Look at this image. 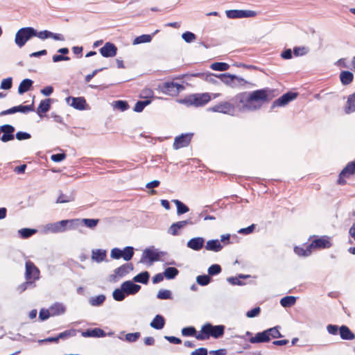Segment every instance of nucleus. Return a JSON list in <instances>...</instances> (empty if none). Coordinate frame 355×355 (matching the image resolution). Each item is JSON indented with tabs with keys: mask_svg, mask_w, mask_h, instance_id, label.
I'll use <instances>...</instances> for the list:
<instances>
[{
	"mask_svg": "<svg viewBox=\"0 0 355 355\" xmlns=\"http://www.w3.org/2000/svg\"><path fill=\"white\" fill-rule=\"evenodd\" d=\"M184 89V87L182 85L174 82L164 83L162 87V92L170 96H176Z\"/></svg>",
	"mask_w": 355,
	"mask_h": 355,
	"instance_id": "nucleus-13",
	"label": "nucleus"
},
{
	"mask_svg": "<svg viewBox=\"0 0 355 355\" xmlns=\"http://www.w3.org/2000/svg\"><path fill=\"white\" fill-rule=\"evenodd\" d=\"M80 225V219L62 220L46 225V229L52 233L64 232L67 229H75Z\"/></svg>",
	"mask_w": 355,
	"mask_h": 355,
	"instance_id": "nucleus-6",
	"label": "nucleus"
},
{
	"mask_svg": "<svg viewBox=\"0 0 355 355\" xmlns=\"http://www.w3.org/2000/svg\"><path fill=\"white\" fill-rule=\"evenodd\" d=\"M275 91L270 88H263L253 91L249 94V99L253 105L259 106V110L265 102L270 101L274 96L272 93Z\"/></svg>",
	"mask_w": 355,
	"mask_h": 355,
	"instance_id": "nucleus-3",
	"label": "nucleus"
},
{
	"mask_svg": "<svg viewBox=\"0 0 355 355\" xmlns=\"http://www.w3.org/2000/svg\"><path fill=\"white\" fill-rule=\"evenodd\" d=\"M50 316H51V314L49 311V309H42L39 313V318L42 321L47 320Z\"/></svg>",
	"mask_w": 355,
	"mask_h": 355,
	"instance_id": "nucleus-62",
	"label": "nucleus"
},
{
	"mask_svg": "<svg viewBox=\"0 0 355 355\" xmlns=\"http://www.w3.org/2000/svg\"><path fill=\"white\" fill-rule=\"evenodd\" d=\"M331 245L330 241L328 239L324 237H321L319 239H316L312 241V243L309 245L311 249V248H329Z\"/></svg>",
	"mask_w": 355,
	"mask_h": 355,
	"instance_id": "nucleus-24",
	"label": "nucleus"
},
{
	"mask_svg": "<svg viewBox=\"0 0 355 355\" xmlns=\"http://www.w3.org/2000/svg\"><path fill=\"white\" fill-rule=\"evenodd\" d=\"M35 29L33 27H24L20 28L15 35V44L21 48L26 43L35 37Z\"/></svg>",
	"mask_w": 355,
	"mask_h": 355,
	"instance_id": "nucleus-7",
	"label": "nucleus"
},
{
	"mask_svg": "<svg viewBox=\"0 0 355 355\" xmlns=\"http://www.w3.org/2000/svg\"><path fill=\"white\" fill-rule=\"evenodd\" d=\"M114 106L115 108L122 112L127 110L129 107L128 102L121 100L114 101Z\"/></svg>",
	"mask_w": 355,
	"mask_h": 355,
	"instance_id": "nucleus-54",
	"label": "nucleus"
},
{
	"mask_svg": "<svg viewBox=\"0 0 355 355\" xmlns=\"http://www.w3.org/2000/svg\"><path fill=\"white\" fill-rule=\"evenodd\" d=\"M53 101L51 98H46L40 101L37 108V114L42 117V114L46 113L51 109V103Z\"/></svg>",
	"mask_w": 355,
	"mask_h": 355,
	"instance_id": "nucleus-25",
	"label": "nucleus"
},
{
	"mask_svg": "<svg viewBox=\"0 0 355 355\" xmlns=\"http://www.w3.org/2000/svg\"><path fill=\"white\" fill-rule=\"evenodd\" d=\"M49 311L51 316H57L64 313L66 308L62 303L56 302L49 307Z\"/></svg>",
	"mask_w": 355,
	"mask_h": 355,
	"instance_id": "nucleus-28",
	"label": "nucleus"
},
{
	"mask_svg": "<svg viewBox=\"0 0 355 355\" xmlns=\"http://www.w3.org/2000/svg\"><path fill=\"white\" fill-rule=\"evenodd\" d=\"M30 286H32L33 287H34L35 285L33 281L26 280L25 282L21 284L17 287V291L19 293H22V292L25 291L28 288V287Z\"/></svg>",
	"mask_w": 355,
	"mask_h": 355,
	"instance_id": "nucleus-60",
	"label": "nucleus"
},
{
	"mask_svg": "<svg viewBox=\"0 0 355 355\" xmlns=\"http://www.w3.org/2000/svg\"><path fill=\"white\" fill-rule=\"evenodd\" d=\"M66 103L78 110H84L87 106V102L84 97L69 96L66 98Z\"/></svg>",
	"mask_w": 355,
	"mask_h": 355,
	"instance_id": "nucleus-18",
	"label": "nucleus"
},
{
	"mask_svg": "<svg viewBox=\"0 0 355 355\" xmlns=\"http://www.w3.org/2000/svg\"><path fill=\"white\" fill-rule=\"evenodd\" d=\"M211 279L209 275H198L196 277V282L197 283L202 286L208 285Z\"/></svg>",
	"mask_w": 355,
	"mask_h": 355,
	"instance_id": "nucleus-51",
	"label": "nucleus"
},
{
	"mask_svg": "<svg viewBox=\"0 0 355 355\" xmlns=\"http://www.w3.org/2000/svg\"><path fill=\"white\" fill-rule=\"evenodd\" d=\"M151 40H152V35L144 34V35L137 37L133 40L132 44L134 45H136V44H142V43L150 42Z\"/></svg>",
	"mask_w": 355,
	"mask_h": 355,
	"instance_id": "nucleus-46",
	"label": "nucleus"
},
{
	"mask_svg": "<svg viewBox=\"0 0 355 355\" xmlns=\"http://www.w3.org/2000/svg\"><path fill=\"white\" fill-rule=\"evenodd\" d=\"M187 225H193L191 219L173 223L168 229V233L173 236H178L180 234V230L184 229Z\"/></svg>",
	"mask_w": 355,
	"mask_h": 355,
	"instance_id": "nucleus-16",
	"label": "nucleus"
},
{
	"mask_svg": "<svg viewBox=\"0 0 355 355\" xmlns=\"http://www.w3.org/2000/svg\"><path fill=\"white\" fill-rule=\"evenodd\" d=\"M234 84L235 85L234 87H239L241 86H244L246 84L248 83L247 80L243 79V78H241L239 76H237L236 75H234Z\"/></svg>",
	"mask_w": 355,
	"mask_h": 355,
	"instance_id": "nucleus-61",
	"label": "nucleus"
},
{
	"mask_svg": "<svg viewBox=\"0 0 355 355\" xmlns=\"http://www.w3.org/2000/svg\"><path fill=\"white\" fill-rule=\"evenodd\" d=\"M225 327L223 324L213 325L209 322L202 326L200 331L196 335V338L199 340H205L213 337L216 339L221 338L224 335Z\"/></svg>",
	"mask_w": 355,
	"mask_h": 355,
	"instance_id": "nucleus-2",
	"label": "nucleus"
},
{
	"mask_svg": "<svg viewBox=\"0 0 355 355\" xmlns=\"http://www.w3.org/2000/svg\"><path fill=\"white\" fill-rule=\"evenodd\" d=\"M12 78L9 77V78L3 79L1 81L0 87L2 89L7 90V89H10L12 87Z\"/></svg>",
	"mask_w": 355,
	"mask_h": 355,
	"instance_id": "nucleus-58",
	"label": "nucleus"
},
{
	"mask_svg": "<svg viewBox=\"0 0 355 355\" xmlns=\"http://www.w3.org/2000/svg\"><path fill=\"white\" fill-rule=\"evenodd\" d=\"M33 84V81L29 78L24 79L19 84L18 87V93L23 94L29 91Z\"/></svg>",
	"mask_w": 355,
	"mask_h": 355,
	"instance_id": "nucleus-31",
	"label": "nucleus"
},
{
	"mask_svg": "<svg viewBox=\"0 0 355 355\" xmlns=\"http://www.w3.org/2000/svg\"><path fill=\"white\" fill-rule=\"evenodd\" d=\"M296 302V297L295 296H286L280 300V304L284 307H291Z\"/></svg>",
	"mask_w": 355,
	"mask_h": 355,
	"instance_id": "nucleus-37",
	"label": "nucleus"
},
{
	"mask_svg": "<svg viewBox=\"0 0 355 355\" xmlns=\"http://www.w3.org/2000/svg\"><path fill=\"white\" fill-rule=\"evenodd\" d=\"M75 200V193L71 192L69 196L60 193L56 200V203H66L72 202Z\"/></svg>",
	"mask_w": 355,
	"mask_h": 355,
	"instance_id": "nucleus-41",
	"label": "nucleus"
},
{
	"mask_svg": "<svg viewBox=\"0 0 355 355\" xmlns=\"http://www.w3.org/2000/svg\"><path fill=\"white\" fill-rule=\"evenodd\" d=\"M294 252L301 257H308L311 254V250L309 245L306 246V248L296 246L294 248Z\"/></svg>",
	"mask_w": 355,
	"mask_h": 355,
	"instance_id": "nucleus-44",
	"label": "nucleus"
},
{
	"mask_svg": "<svg viewBox=\"0 0 355 355\" xmlns=\"http://www.w3.org/2000/svg\"><path fill=\"white\" fill-rule=\"evenodd\" d=\"M149 272L148 271H144L135 276L132 280L137 283L147 284L149 282Z\"/></svg>",
	"mask_w": 355,
	"mask_h": 355,
	"instance_id": "nucleus-32",
	"label": "nucleus"
},
{
	"mask_svg": "<svg viewBox=\"0 0 355 355\" xmlns=\"http://www.w3.org/2000/svg\"><path fill=\"white\" fill-rule=\"evenodd\" d=\"M211 100L209 93L195 94L187 96L183 102L187 105L201 107L206 105Z\"/></svg>",
	"mask_w": 355,
	"mask_h": 355,
	"instance_id": "nucleus-8",
	"label": "nucleus"
},
{
	"mask_svg": "<svg viewBox=\"0 0 355 355\" xmlns=\"http://www.w3.org/2000/svg\"><path fill=\"white\" fill-rule=\"evenodd\" d=\"M99 220L95 218H83L80 220V225L84 224L87 227L93 229L98 223Z\"/></svg>",
	"mask_w": 355,
	"mask_h": 355,
	"instance_id": "nucleus-45",
	"label": "nucleus"
},
{
	"mask_svg": "<svg viewBox=\"0 0 355 355\" xmlns=\"http://www.w3.org/2000/svg\"><path fill=\"white\" fill-rule=\"evenodd\" d=\"M141 286L135 283L133 280L123 282L121 287L116 288L112 293V297L117 302L123 301L127 295H134L141 289Z\"/></svg>",
	"mask_w": 355,
	"mask_h": 355,
	"instance_id": "nucleus-1",
	"label": "nucleus"
},
{
	"mask_svg": "<svg viewBox=\"0 0 355 355\" xmlns=\"http://www.w3.org/2000/svg\"><path fill=\"white\" fill-rule=\"evenodd\" d=\"M12 109H14L13 113H16L17 112H21V113H28V112H32L34 110V105L33 103L28 105H20L18 106H14L12 107Z\"/></svg>",
	"mask_w": 355,
	"mask_h": 355,
	"instance_id": "nucleus-39",
	"label": "nucleus"
},
{
	"mask_svg": "<svg viewBox=\"0 0 355 355\" xmlns=\"http://www.w3.org/2000/svg\"><path fill=\"white\" fill-rule=\"evenodd\" d=\"M204 243L205 239L202 237H195L191 239L187 242V245L190 249H192L196 251H199L203 248Z\"/></svg>",
	"mask_w": 355,
	"mask_h": 355,
	"instance_id": "nucleus-23",
	"label": "nucleus"
},
{
	"mask_svg": "<svg viewBox=\"0 0 355 355\" xmlns=\"http://www.w3.org/2000/svg\"><path fill=\"white\" fill-rule=\"evenodd\" d=\"M81 335L83 337L88 338H103L106 336L105 331L100 328L88 329L86 331H82Z\"/></svg>",
	"mask_w": 355,
	"mask_h": 355,
	"instance_id": "nucleus-22",
	"label": "nucleus"
},
{
	"mask_svg": "<svg viewBox=\"0 0 355 355\" xmlns=\"http://www.w3.org/2000/svg\"><path fill=\"white\" fill-rule=\"evenodd\" d=\"M165 325V319L161 315H156L153 320L150 323V326L157 330H160L164 328Z\"/></svg>",
	"mask_w": 355,
	"mask_h": 355,
	"instance_id": "nucleus-29",
	"label": "nucleus"
},
{
	"mask_svg": "<svg viewBox=\"0 0 355 355\" xmlns=\"http://www.w3.org/2000/svg\"><path fill=\"white\" fill-rule=\"evenodd\" d=\"M247 276L243 275H240L239 277H230L227 279V281L232 285H242L243 282L239 279V278H245Z\"/></svg>",
	"mask_w": 355,
	"mask_h": 355,
	"instance_id": "nucleus-57",
	"label": "nucleus"
},
{
	"mask_svg": "<svg viewBox=\"0 0 355 355\" xmlns=\"http://www.w3.org/2000/svg\"><path fill=\"white\" fill-rule=\"evenodd\" d=\"M297 96V93L288 92L276 99L270 107V110H274L277 107H284Z\"/></svg>",
	"mask_w": 355,
	"mask_h": 355,
	"instance_id": "nucleus-11",
	"label": "nucleus"
},
{
	"mask_svg": "<svg viewBox=\"0 0 355 355\" xmlns=\"http://www.w3.org/2000/svg\"><path fill=\"white\" fill-rule=\"evenodd\" d=\"M106 255L107 252L105 250L96 249L92 251V259L97 263L103 261L106 258Z\"/></svg>",
	"mask_w": 355,
	"mask_h": 355,
	"instance_id": "nucleus-27",
	"label": "nucleus"
},
{
	"mask_svg": "<svg viewBox=\"0 0 355 355\" xmlns=\"http://www.w3.org/2000/svg\"><path fill=\"white\" fill-rule=\"evenodd\" d=\"M25 277L26 280L33 281V282L40 277L39 269L30 261L26 262Z\"/></svg>",
	"mask_w": 355,
	"mask_h": 355,
	"instance_id": "nucleus-14",
	"label": "nucleus"
},
{
	"mask_svg": "<svg viewBox=\"0 0 355 355\" xmlns=\"http://www.w3.org/2000/svg\"><path fill=\"white\" fill-rule=\"evenodd\" d=\"M210 68L214 71H224L230 68V65L226 62H214Z\"/></svg>",
	"mask_w": 355,
	"mask_h": 355,
	"instance_id": "nucleus-47",
	"label": "nucleus"
},
{
	"mask_svg": "<svg viewBox=\"0 0 355 355\" xmlns=\"http://www.w3.org/2000/svg\"><path fill=\"white\" fill-rule=\"evenodd\" d=\"M222 268L218 264H213L209 267L207 272L209 276L217 275L220 273Z\"/></svg>",
	"mask_w": 355,
	"mask_h": 355,
	"instance_id": "nucleus-53",
	"label": "nucleus"
},
{
	"mask_svg": "<svg viewBox=\"0 0 355 355\" xmlns=\"http://www.w3.org/2000/svg\"><path fill=\"white\" fill-rule=\"evenodd\" d=\"M151 101L146 99L144 101H138L135 105L133 110L136 112H141L144 110L146 106L150 104Z\"/></svg>",
	"mask_w": 355,
	"mask_h": 355,
	"instance_id": "nucleus-48",
	"label": "nucleus"
},
{
	"mask_svg": "<svg viewBox=\"0 0 355 355\" xmlns=\"http://www.w3.org/2000/svg\"><path fill=\"white\" fill-rule=\"evenodd\" d=\"M182 334L184 336H195L196 334V330L193 327H187L182 329Z\"/></svg>",
	"mask_w": 355,
	"mask_h": 355,
	"instance_id": "nucleus-55",
	"label": "nucleus"
},
{
	"mask_svg": "<svg viewBox=\"0 0 355 355\" xmlns=\"http://www.w3.org/2000/svg\"><path fill=\"white\" fill-rule=\"evenodd\" d=\"M100 53L105 58L114 57L117 53V47L112 42H106L103 47L99 49Z\"/></svg>",
	"mask_w": 355,
	"mask_h": 355,
	"instance_id": "nucleus-20",
	"label": "nucleus"
},
{
	"mask_svg": "<svg viewBox=\"0 0 355 355\" xmlns=\"http://www.w3.org/2000/svg\"><path fill=\"white\" fill-rule=\"evenodd\" d=\"M235 108L236 107L241 112H253L259 110V106L253 105L249 99V94L248 92H241L238 94L234 98Z\"/></svg>",
	"mask_w": 355,
	"mask_h": 355,
	"instance_id": "nucleus-5",
	"label": "nucleus"
},
{
	"mask_svg": "<svg viewBox=\"0 0 355 355\" xmlns=\"http://www.w3.org/2000/svg\"><path fill=\"white\" fill-rule=\"evenodd\" d=\"M1 133L2 132L3 135L1 137L0 139L1 141L6 143L8 141H12L15 139V127L10 124H4L1 125Z\"/></svg>",
	"mask_w": 355,
	"mask_h": 355,
	"instance_id": "nucleus-15",
	"label": "nucleus"
},
{
	"mask_svg": "<svg viewBox=\"0 0 355 355\" xmlns=\"http://www.w3.org/2000/svg\"><path fill=\"white\" fill-rule=\"evenodd\" d=\"M105 300L104 295H99L97 296L92 297L89 300V303L93 306H101Z\"/></svg>",
	"mask_w": 355,
	"mask_h": 355,
	"instance_id": "nucleus-40",
	"label": "nucleus"
},
{
	"mask_svg": "<svg viewBox=\"0 0 355 355\" xmlns=\"http://www.w3.org/2000/svg\"><path fill=\"white\" fill-rule=\"evenodd\" d=\"M225 14L229 19L249 18L257 15L255 11L250 10H228Z\"/></svg>",
	"mask_w": 355,
	"mask_h": 355,
	"instance_id": "nucleus-10",
	"label": "nucleus"
},
{
	"mask_svg": "<svg viewBox=\"0 0 355 355\" xmlns=\"http://www.w3.org/2000/svg\"><path fill=\"white\" fill-rule=\"evenodd\" d=\"M140 336L141 334L139 332L128 333L125 335L124 340L128 343H135L140 338ZM119 338L123 340L121 337H119Z\"/></svg>",
	"mask_w": 355,
	"mask_h": 355,
	"instance_id": "nucleus-50",
	"label": "nucleus"
},
{
	"mask_svg": "<svg viewBox=\"0 0 355 355\" xmlns=\"http://www.w3.org/2000/svg\"><path fill=\"white\" fill-rule=\"evenodd\" d=\"M77 331H78L77 330L73 329L66 330L63 332H61L60 334H59L58 335V338H59V340L60 339L66 340L69 338L76 336Z\"/></svg>",
	"mask_w": 355,
	"mask_h": 355,
	"instance_id": "nucleus-49",
	"label": "nucleus"
},
{
	"mask_svg": "<svg viewBox=\"0 0 355 355\" xmlns=\"http://www.w3.org/2000/svg\"><path fill=\"white\" fill-rule=\"evenodd\" d=\"M209 110L214 112H220L225 114L234 115L235 112V107L230 102L223 101L211 107H209Z\"/></svg>",
	"mask_w": 355,
	"mask_h": 355,
	"instance_id": "nucleus-9",
	"label": "nucleus"
},
{
	"mask_svg": "<svg viewBox=\"0 0 355 355\" xmlns=\"http://www.w3.org/2000/svg\"><path fill=\"white\" fill-rule=\"evenodd\" d=\"M179 273V270L175 267H168L164 272V277L167 279H174Z\"/></svg>",
	"mask_w": 355,
	"mask_h": 355,
	"instance_id": "nucleus-42",
	"label": "nucleus"
},
{
	"mask_svg": "<svg viewBox=\"0 0 355 355\" xmlns=\"http://www.w3.org/2000/svg\"><path fill=\"white\" fill-rule=\"evenodd\" d=\"M339 334L343 340H352L355 338L354 334L346 325H342L339 328Z\"/></svg>",
	"mask_w": 355,
	"mask_h": 355,
	"instance_id": "nucleus-26",
	"label": "nucleus"
},
{
	"mask_svg": "<svg viewBox=\"0 0 355 355\" xmlns=\"http://www.w3.org/2000/svg\"><path fill=\"white\" fill-rule=\"evenodd\" d=\"M214 73H197L192 74V76L194 77H198L201 79H204L206 81L209 83H211L214 84H216L217 83V80H216V77L214 76Z\"/></svg>",
	"mask_w": 355,
	"mask_h": 355,
	"instance_id": "nucleus-35",
	"label": "nucleus"
},
{
	"mask_svg": "<svg viewBox=\"0 0 355 355\" xmlns=\"http://www.w3.org/2000/svg\"><path fill=\"white\" fill-rule=\"evenodd\" d=\"M37 232L35 229L22 228L18 230V234L22 239H28L35 234Z\"/></svg>",
	"mask_w": 355,
	"mask_h": 355,
	"instance_id": "nucleus-43",
	"label": "nucleus"
},
{
	"mask_svg": "<svg viewBox=\"0 0 355 355\" xmlns=\"http://www.w3.org/2000/svg\"><path fill=\"white\" fill-rule=\"evenodd\" d=\"M173 202H174L177 207V214L182 215L185 213H187L189 211V208L187 205L184 204L179 200H173Z\"/></svg>",
	"mask_w": 355,
	"mask_h": 355,
	"instance_id": "nucleus-36",
	"label": "nucleus"
},
{
	"mask_svg": "<svg viewBox=\"0 0 355 355\" xmlns=\"http://www.w3.org/2000/svg\"><path fill=\"white\" fill-rule=\"evenodd\" d=\"M192 136V133H186L176 137L173 145V148L178 150L179 148L187 146L191 142Z\"/></svg>",
	"mask_w": 355,
	"mask_h": 355,
	"instance_id": "nucleus-17",
	"label": "nucleus"
},
{
	"mask_svg": "<svg viewBox=\"0 0 355 355\" xmlns=\"http://www.w3.org/2000/svg\"><path fill=\"white\" fill-rule=\"evenodd\" d=\"M345 112L347 114H350L355 112V96L354 95H349L347 101V104L345 107Z\"/></svg>",
	"mask_w": 355,
	"mask_h": 355,
	"instance_id": "nucleus-34",
	"label": "nucleus"
},
{
	"mask_svg": "<svg viewBox=\"0 0 355 355\" xmlns=\"http://www.w3.org/2000/svg\"><path fill=\"white\" fill-rule=\"evenodd\" d=\"M355 173V161L349 162L347 166L341 171L338 183L339 184H344L346 182L344 180L345 178H349L350 175Z\"/></svg>",
	"mask_w": 355,
	"mask_h": 355,
	"instance_id": "nucleus-19",
	"label": "nucleus"
},
{
	"mask_svg": "<svg viewBox=\"0 0 355 355\" xmlns=\"http://www.w3.org/2000/svg\"><path fill=\"white\" fill-rule=\"evenodd\" d=\"M182 38L187 43H191L196 40V35L190 31H186L182 34Z\"/></svg>",
	"mask_w": 355,
	"mask_h": 355,
	"instance_id": "nucleus-52",
	"label": "nucleus"
},
{
	"mask_svg": "<svg viewBox=\"0 0 355 355\" xmlns=\"http://www.w3.org/2000/svg\"><path fill=\"white\" fill-rule=\"evenodd\" d=\"M279 329L280 327L276 326L261 332H259L256 334L254 337H250L249 341L252 344L262 343L269 342L271 338H282L283 336L280 333Z\"/></svg>",
	"mask_w": 355,
	"mask_h": 355,
	"instance_id": "nucleus-4",
	"label": "nucleus"
},
{
	"mask_svg": "<svg viewBox=\"0 0 355 355\" xmlns=\"http://www.w3.org/2000/svg\"><path fill=\"white\" fill-rule=\"evenodd\" d=\"M122 256V250L114 248L112 249L110 252V257L114 259H119L121 258Z\"/></svg>",
	"mask_w": 355,
	"mask_h": 355,
	"instance_id": "nucleus-63",
	"label": "nucleus"
},
{
	"mask_svg": "<svg viewBox=\"0 0 355 355\" xmlns=\"http://www.w3.org/2000/svg\"><path fill=\"white\" fill-rule=\"evenodd\" d=\"M133 270L132 263H124L114 270V273L110 275L109 278L110 282H116L118 277H123Z\"/></svg>",
	"mask_w": 355,
	"mask_h": 355,
	"instance_id": "nucleus-12",
	"label": "nucleus"
},
{
	"mask_svg": "<svg viewBox=\"0 0 355 355\" xmlns=\"http://www.w3.org/2000/svg\"><path fill=\"white\" fill-rule=\"evenodd\" d=\"M340 79L343 85H347L352 82L354 75L349 71H343L340 74Z\"/></svg>",
	"mask_w": 355,
	"mask_h": 355,
	"instance_id": "nucleus-33",
	"label": "nucleus"
},
{
	"mask_svg": "<svg viewBox=\"0 0 355 355\" xmlns=\"http://www.w3.org/2000/svg\"><path fill=\"white\" fill-rule=\"evenodd\" d=\"M134 255V248L132 246H127L122 250V256L125 261H128L132 259Z\"/></svg>",
	"mask_w": 355,
	"mask_h": 355,
	"instance_id": "nucleus-38",
	"label": "nucleus"
},
{
	"mask_svg": "<svg viewBox=\"0 0 355 355\" xmlns=\"http://www.w3.org/2000/svg\"><path fill=\"white\" fill-rule=\"evenodd\" d=\"M15 137L17 140L21 141L31 138V135L28 132L19 131L16 133Z\"/></svg>",
	"mask_w": 355,
	"mask_h": 355,
	"instance_id": "nucleus-64",
	"label": "nucleus"
},
{
	"mask_svg": "<svg viewBox=\"0 0 355 355\" xmlns=\"http://www.w3.org/2000/svg\"><path fill=\"white\" fill-rule=\"evenodd\" d=\"M223 80L222 81L225 85L231 87H234L235 85L234 84V75L227 73L226 75H223Z\"/></svg>",
	"mask_w": 355,
	"mask_h": 355,
	"instance_id": "nucleus-56",
	"label": "nucleus"
},
{
	"mask_svg": "<svg viewBox=\"0 0 355 355\" xmlns=\"http://www.w3.org/2000/svg\"><path fill=\"white\" fill-rule=\"evenodd\" d=\"M166 253L164 252H157L150 249H146L144 251L143 256L147 258L150 263L157 261L160 257L164 256Z\"/></svg>",
	"mask_w": 355,
	"mask_h": 355,
	"instance_id": "nucleus-21",
	"label": "nucleus"
},
{
	"mask_svg": "<svg viewBox=\"0 0 355 355\" xmlns=\"http://www.w3.org/2000/svg\"><path fill=\"white\" fill-rule=\"evenodd\" d=\"M157 297L161 300H168L171 297V293L169 290H159Z\"/></svg>",
	"mask_w": 355,
	"mask_h": 355,
	"instance_id": "nucleus-59",
	"label": "nucleus"
},
{
	"mask_svg": "<svg viewBox=\"0 0 355 355\" xmlns=\"http://www.w3.org/2000/svg\"><path fill=\"white\" fill-rule=\"evenodd\" d=\"M223 245L218 239L209 240L207 242L205 249L213 252H219L222 250Z\"/></svg>",
	"mask_w": 355,
	"mask_h": 355,
	"instance_id": "nucleus-30",
	"label": "nucleus"
}]
</instances>
